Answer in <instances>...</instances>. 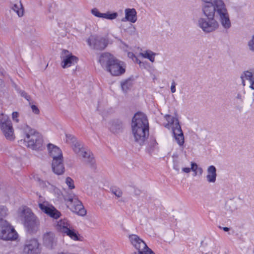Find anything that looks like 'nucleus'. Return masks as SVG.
Listing matches in <instances>:
<instances>
[{
  "label": "nucleus",
  "mask_w": 254,
  "mask_h": 254,
  "mask_svg": "<svg viewBox=\"0 0 254 254\" xmlns=\"http://www.w3.org/2000/svg\"><path fill=\"white\" fill-rule=\"evenodd\" d=\"M53 172L57 175H61L64 172V167L63 164V157L59 158L52 161V164Z\"/></svg>",
  "instance_id": "nucleus-18"
},
{
  "label": "nucleus",
  "mask_w": 254,
  "mask_h": 254,
  "mask_svg": "<svg viewBox=\"0 0 254 254\" xmlns=\"http://www.w3.org/2000/svg\"><path fill=\"white\" fill-rule=\"evenodd\" d=\"M65 136L66 138V141L68 142L70 141L71 144L75 143L77 140V138L72 134H66Z\"/></svg>",
  "instance_id": "nucleus-35"
},
{
  "label": "nucleus",
  "mask_w": 254,
  "mask_h": 254,
  "mask_svg": "<svg viewBox=\"0 0 254 254\" xmlns=\"http://www.w3.org/2000/svg\"><path fill=\"white\" fill-rule=\"evenodd\" d=\"M125 18L127 21L134 23L137 20V13L134 8H127L125 10Z\"/></svg>",
  "instance_id": "nucleus-23"
},
{
  "label": "nucleus",
  "mask_w": 254,
  "mask_h": 254,
  "mask_svg": "<svg viewBox=\"0 0 254 254\" xmlns=\"http://www.w3.org/2000/svg\"><path fill=\"white\" fill-rule=\"evenodd\" d=\"M182 171L186 173H189L190 172V168L185 167L182 169Z\"/></svg>",
  "instance_id": "nucleus-46"
},
{
  "label": "nucleus",
  "mask_w": 254,
  "mask_h": 254,
  "mask_svg": "<svg viewBox=\"0 0 254 254\" xmlns=\"http://www.w3.org/2000/svg\"><path fill=\"white\" fill-rule=\"evenodd\" d=\"M244 78L245 77V76H244V72L241 74V78L242 80V84L244 86L245 85V80H244Z\"/></svg>",
  "instance_id": "nucleus-49"
},
{
  "label": "nucleus",
  "mask_w": 254,
  "mask_h": 254,
  "mask_svg": "<svg viewBox=\"0 0 254 254\" xmlns=\"http://www.w3.org/2000/svg\"><path fill=\"white\" fill-rule=\"evenodd\" d=\"M56 229L63 233L65 234L74 240H79V234L73 229H71L70 224L66 219L61 220L57 225Z\"/></svg>",
  "instance_id": "nucleus-8"
},
{
  "label": "nucleus",
  "mask_w": 254,
  "mask_h": 254,
  "mask_svg": "<svg viewBox=\"0 0 254 254\" xmlns=\"http://www.w3.org/2000/svg\"><path fill=\"white\" fill-rule=\"evenodd\" d=\"M201 11L205 17L198 19L197 25L205 33L215 31L219 24L215 18H219L220 22L225 29H229L231 22L227 6L223 0H201Z\"/></svg>",
  "instance_id": "nucleus-1"
},
{
  "label": "nucleus",
  "mask_w": 254,
  "mask_h": 254,
  "mask_svg": "<svg viewBox=\"0 0 254 254\" xmlns=\"http://www.w3.org/2000/svg\"><path fill=\"white\" fill-rule=\"evenodd\" d=\"M134 58H135L136 62L139 65L140 67H141V64H144V63L141 62L140 61H139L135 56H134Z\"/></svg>",
  "instance_id": "nucleus-48"
},
{
  "label": "nucleus",
  "mask_w": 254,
  "mask_h": 254,
  "mask_svg": "<svg viewBox=\"0 0 254 254\" xmlns=\"http://www.w3.org/2000/svg\"><path fill=\"white\" fill-rule=\"evenodd\" d=\"M40 244L36 239H31L25 242L24 252L26 254H39L41 250Z\"/></svg>",
  "instance_id": "nucleus-14"
},
{
  "label": "nucleus",
  "mask_w": 254,
  "mask_h": 254,
  "mask_svg": "<svg viewBox=\"0 0 254 254\" xmlns=\"http://www.w3.org/2000/svg\"><path fill=\"white\" fill-rule=\"evenodd\" d=\"M155 54V53L151 51H147L145 53L142 54V55L144 58L148 59L150 62L153 63L154 62V56Z\"/></svg>",
  "instance_id": "nucleus-30"
},
{
  "label": "nucleus",
  "mask_w": 254,
  "mask_h": 254,
  "mask_svg": "<svg viewBox=\"0 0 254 254\" xmlns=\"http://www.w3.org/2000/svg\"><path fill=\"white\" fill-rule=\"evenodd\" d=\"M176 84L175 82L173 80L171 86V91L172 93H175L176 92Z\"/></svg>",
  "instance_id": "nucleus-42"
},
{
  "label": "nucleus",
  "mask_w": 254,
  "mask_h": 254,
  "mask_svg": "<svg viewBox=\"0 0 254 254\" xmlns=\"http://www.w3.org/2000/svg\"><path fill=\"white\" fill-rule=\"evenodd\" d=\"M254 102V99H253V102ZM252 105H253V104H252L251 105V106H252Z\"/></svg>",
  "instance_id": "nucleus-56"
},
{
  "label": "nucleus",
  "mask_w": 254,
  "mask_h": 254,
  "mask_svg": "<svg viewBox=\"0 0 254 254\" xmlns=\"http://www.w3.org/2000/svg\"><path fill=\"white\" fill-rule=\"evenodd\" d=\"M87 42L91 48L98 51L104 50L108 45L107 39L98 36H91L87 39Z\"/></svg>",
  "instance_id": "nucleus-10"
},
{
  "label": "nucleus",
  "mask_w": 254,
  "mask_h": 254,
  "mask_svg": "<svg viewBox=\"0 0 254 254\" xmlns=\"http://www.w3.org/2000/svg\"><path fill=\"white\" fill-rule=\"evenodd\" d=\"M149 127L147 118L145 114L137 112L133 117L131 122V129Z\"/></svg>",
  "instance_id": "nucleus-12"
},
{
  "label": "nucleus",
  "mask_w": 254,
  "mask_h": 254,
  "mask_svg": "<svg viewBox=\"0 0 254 254\" xmlns=\"http://www.w3.org/2000/svg\"><path fill=\"white\" fill-rule=\"evenodd\" d=\"M81 155L84 159V161L91 168H95V160L93 155L89 150L84 149L80 152Z\"/></svg>",
  "instance_id": "nucleus-21"
},
{
  "label": "nucleus",
  "mask_w": 254,
  "mask_h": 254,
  "mask_svg": "<svg viewBox=\"0 0 254 254\" xmlns=\"http://www.w3.org/2000/svg\"><path fill=\"white\" fill-rule=\"evenodd\" d=\"M58 254H72L71 253H63V252H61V253H58Z\"/></svg>",
  "instance_id": "nucleus-53"
},
{
  "label": "nucleus",
  "mask_w": 254,
  "mask_h": 254,
  "mask_svg": "<svg viewBox=\"0 0 254 254\" xmlns=\"http://www.w3.org/2000/svg\"><path fill=\"white\" fill-rule=\"evenodd\" d=\"M0 127L7 139H14V130L11 120L7 116H2L0 118Z\"/></svg>",
  "instance_id": "nucleus-9"
},
{
  "label": "nucleus",
  "mask_w": 254,
  "mask_h": 254,
  "mask_svg": "<svg viewBox=\"0 0 254 254\" xmlns=\"http://www.w3.org/2000/svg\"><path fill=\"white\" fill-rule=\"evenodd\" d=\"M158 143L155 139V138L153 137H150L149 139V141L148 143V146L147 147V149L148 152L151 153L154 150L158 149Z\"/></svg>",
  "instance_id": "nucleus-24"
},
{
  "label": "nucleus",
  "mask_w": 254,
  "mask_h": 254,
  "mask_svg": "<svg viewBox=\"0 0 254 254\" xmlns=\"http://www.w3.org/2000/svg\"><path fill=\"white\" fill-rule=\"evenodd\" d=\"M71 144L73 146V150L76 153H80L84 149L83 148L82 144L80 142L78 141L77 140L75 142V143H73Z\"/></svg>",
  "instance_id": "nucleus-29"
},
{
  "label": "nucleus",
  "mask_w": 254,
  "mask_h": 254,
  "mask_svg": "<svg viewBox=\"0 0 254 254\" xmlns=\"http://www.w3.org/2000/svg\"><path fill=\"white\" fill-rule=\"evenodd\" d=\"M133 189H134V193L135 195L138 196L141 194V191L139 189H138L136 188H135V187H133Z\"/></svg>",
  "instance_id": "nucleus-44"
},
{
  "label": "nucleus",
  "mask_w": 254,
  "mask_h": 254,
  "mask_svg": "<svg viewBox=\"0 0 254 254\" xmlns=\"http://www.w3.org/2000/svg\"><path fill=\"white\" fill-rule=\"evenodd\" d=\"M99 62L102 67L113 76H120L126 71L124 62L117 59L109 53H102L100 57Z\"/></svg>",
  "instance_id": "nucleus-2"
},
{
  "label": "nucleus",
  "mask_w": 254,
  "mask_h": 254,
  "mask_svg": "<svg viewBox=\"0 0 254 254\" xmlns=\"http://www.w3.org/2000/svg\"><path fill=\"white\" fill-rule=\"evenodd\" d=\"M7 214V209L4 206H0V239L9 241L15 240L18 235L14 229L5 220L3 219Z\"/></svg>",
  "instance_id": "nucleus-3"
},
{
  "label": "nucleus",
  "mask_w": 254,
  "mask_h": 254,
  "mask_svg": "<svg viewBox=\"0 0 254 254\" xmlns=\"http://www.w3.org/2000/svg\"><path fill=\"white\" fill-rule=\"evenodd\" d=\"M102 18L109 20H113L116 19L117 17L118 14L116 12L110 13L109 11H108L106 13H102Z\"/></svg>",
  "instance_id": "nucleus-28"
},
{
  "label": "nucleus",
  "mask_w": 254,
  "mask_h": 254,
  "mask_svg": "<svg viewBox=\"0 0 254 254\" xmlns=\"http://www.w3.org/2000/svg\"><path fill=\"white\" fill-rule=\"evenodd\" d=\"M129 239L132 245L137 250V252H134L133 254H155L137 235H130L129 236Z\"/></svg>",
  "instance_id": "nucleus-7"
},
{
  "label": "nucleus",
  "mask_w": 254,
  "mask_h": 254,
  "mask_svg": "<svg viewBox=\"0 0 254 254\" xmlns=\"http://www.w3.org/2000/svg\"><path fill=\"white\" fill-rule=\"evenodd\" d=\"M19 216L29 233H35L37 232L39 222L29 208L27 206L23 207L19 213Z\"/></svg>",
  "instance_id": "nucleus-4"
},
{
  "label": "nucleus",
  "mask_w": 254,
  "mask_h": 254,
  "mask_svg": "<svg viewBox=\"0 0 254 254\" xmlns=\"http://www.w3.org/2000/svg\"><path fill=\"white\" fill-rule=\"evenodd\" d=\"M19 93L22 97L29 102V105H31V97L24 91L20 90Z\"/></svg>",
  "instance_id": "nucleus-36"
},
{
  "label": "nucleus",
  "mask_w": 254,
  "mask_h": 254,
  "mask_svg": "<svg viewBox=\"0 0 254 254\" xmlns=\"http://www.w3.org/2000/svg\"><path fill=\"white\" fill-rule=\"evenodd\" d=\"M43 244L49 249H53L56 244L55 235L52 232H48L43 235Z\"/></svg>",
  "instance_id": "nucleus-19"
},
{
  "label": "nucleus",
  "mask_w": 254,
  "mask_h": 254,
  "mask_svg": "<svg viewBox=\"0 0 254 254\" xmlns=\"http://www.w3.org/2000/svg\"><path fill=\"white\" fill-rule=\"evenodd\" d=\"M236 98L237 99H239L240 100L241 102H243V98H242V95L241 93H239L237 94Z\"/></svg>",
  "instance_id": "nucleus-45"
},
{
  "label": "nucleus",
  "mask_w": 254,
  "mask_h": 254,
  "mask_svg": "<svg viewBox=\"0 0 254 254\" xmlns=\"http://www.w3.org/2000/svg\"><path fill=\"white\" fill-rule=\"evenodd\" d=\"M19 114L17 112H14L12 114V118L14 121H15L16 123L19 122V120L18 119Z\"/></svg>",
  "instance_id": "nucleus-40"
},
{
  "label": "nucleus",
  "mask_w": 254,
  "mask_h": 254,
  "mask_svg": "<svg viewBox=\"0 0 254 254\" xmlns=\"http://www.w3.org/2000/svg\"><path fill=\"white\" fill-rule=\"evenodd\" d=\"M23 128L26 134L24 141L27 142L28 147L34 150L41 149L43 142L41 135L27 125Z\"/></svg>",
  "instance_id": "nucleus-5"
},
{
  "label": "nucleus",
  "mask_w": 254,
  "mask_h": 254,
  "mask_svg": "<svg viewBox=\"0 0 254 254\" xmlns=\"http://www.w3.org/2000/svg\"><path fill=\"white\" fill-rule=\"evenodd\" d=\"M243 72L246 80H249L250 82L254 81V68H250Z\"/></svg>",
  "instance_id": "nucleus-27"
},
{
  "label": "nucleus",
  "mask_w": 254,
  "mask_h": 254,
  "mask_svg": "<svg viewBox=\"0 0 254 254\" xmlns=\"http://www.w3.org/2000/svg\"><path fill=\"white\" fill-rule=\"evenodd\" d=\"M38 206L43 212L53 219H57L61 215V212L47 201L39 202Z\"/></svg>",
  "instance_id": "nucleus-11"
},
{
  "label": "nucleus",
  "mask_w": 254,
  "mask_h": 254,
  "mask_svg": "<svg viewBox=\"0 0 254 254\" xmlns=\"http://www.w3.org/2000/svg\"><path fill=\"white\" fill-rule=\"evenodd\" d=\"M12 9L17 14L18 16L21 17L23 16L24 9L20 1H19L17 3L14 4L12 6Z\"/></svg>",
  "instance_id": "nucleus-25"
},
{
  "label": "nucleus",
  "mask_w": 254,
  "mask_h": 254,
  "mask_svg": "<svg viewBox=\"0 0 254 254\" xmlns=\"http://www.w3.org/2000/svg\"><path fill=\"white\" fill-rule=\"evenodd\" d=\"M64 199L65 201L69 203L67 204V207L73 212L81 216H84L86 214V210L85 209L81 201L78 199L77 195L70 193L65 196Z\"/></svg>",
  "instance_id": "nucleus-6"
},
{
  "label": "nucleus",
  "mask_w": 254,
  "mask_h": 254,
  "mask_svg": "<svg viewBox=\"0 0 254 254\" xmlns=\"http://www.w3.org/2000/svg\"><path fill=\"white\" fill-rule=\"evenodd\" d=\"M216 168L213 165L209 166L207 169V181L209 183H215L216 180L217 173Z\"/></svg>",
  "instance_id": "nucleus-22"
},
{
  "label": "nucleus",
  "mask_w": 254,
  "mask_h": 254,
  "mask_svg": "<svg viewBox=\"0 0 254 254\" xmlns=\"http://www.w3.org/2000/svg\"><path fill=\"white\" fill-rule=\"evenodd\" d=\"M50 156L53 158V161L59 158H63V153L60 148L57 146L49 143L47 145Z\"/></svg>",
  "instance_id": "nucleus-20"
},
{
  "label": "nucleus",
  "mask_w": 254,
  "mask_h": 254,
  "mask_svg": "<svg viewBox=\"0 0 254 254\" xmlns=\"http://www.w3.org/2000/svg\"><path fill=\"white\" fill-rule=\"evenodd\" d=\"M219 227L220 229H223L225 232H228L230 230V228L227 227H222L219 226Z\"/></svg>",
  "instance_id": "nucleus-50"
},
{
  "label": "nucleus",
  "mask_w": 254,
  "mask_h": 254,
  "mask_svg": "<svg viewBox=\"0 0 254 254\" xmlns=\"http://www.w3.org/2000/svg\"><path fill=\"white\" fill-rule=\"evenodd\" d=\"M197 174L199 175H201L203 173V169L201 167H198L197 169Z\"/></svg>",
  "instance_id": "nucleus-47"
},
{
  "label": "nucleus",
  "mask_w": 254,
  "mask_h": 254,
  "mask_svg": "<svg viewBox=\"0 0 254 254\" xmlns=\"http://www.w3.org/2000/svg\"><path fill=\"white\" fill-rule=\"evenodd\" d=\"M141 67H144V64H141Z\"/></svg>",
  "instance_id": "nucleus-55"
},
{
  "label": "nucleus",
  "mask_w": 254,
  "mask_h": 254,
  "mask_svg": "<svg viewBox=\"0 0 254 254\" xmlns=\"http://www.w3.org/2000/svg\"><path fill=\"white\" fill-rule=\"evenodd\" d=\"M194 172V174H193L194 176H195L198 174L197 171H196V172Z\"/></svg>",
  "instance_id": "nucleus-54"
},
{
  "label": "nucleus",
  "mask_w": 254,
  "mask_h": 254,
  "mask_svg": "<svg viewBox=\"0 0 254 254\" xmlns=\"http://www.w3.org/2000/svg\"><path fill=\"white\" fill-rule=\"evenodd\" d=\"M132 83L131 79L128 78L121 82L122 89L124 92H127V91L132 87Z\"/></svg>",
  "instance_id": "nucleus-26"
},
{
  "label": "nucleus",
  "mask_w": 254,
  "mask_h": 254,
  "mask_svg": "<svg viewBox=\"0 0 254 254\" xmlns=\"http://www.w3.org/2000/svg\"><path fill=\"white\" fill-rule=\"evenodd\" d=\"M132 29H133V31H135V28H134V27H133V28H132Z\"/></svg>",
  "instance_id": "nucleus-57"
},
{
  "label": "nucleus",
  "mask_w": 254,
  "mask_h": 254,
  "mask_svg": "<svg viewBox=\"0 0 254 254\" xmlns=\"http://www.w3.org/2000/svg\"><path fill=\"white\" fill-rule=\"evenodd\" d=\"M175 139L176 140L178 144L180 146H182L184 143V134H178L177 135L174 136Z\"/></svg>",
  "instance_id": "nucleus-33"
},
{
  "label": "nucleus",
  "mask_w": 254,
  "mask_h": 254,
  "mask_svg": "<svg viewBox=\"0 0 254 254\" xmlns=\"http://www.w3.org/2000/svg\"><path fill=\"white\" fill-rule=\"evenodd\" d=\"M198 167V165L196 163L192 162H191V167L190 168V171L191 170L193 172H196Z\"/></svg>",
  "instance_id": "nucleus-41"
},
{
  "label": "nucleus",
  "mask_w": 254,
  "mask_h": 254,
  "mask_svg": "<svg viewBox=\"0 0 254 254\" xmlns=\"http://www.w3.org/2000/svg\"><path fill=\"white\" fill-rule=\"evenodd\" d=\"M31 108L32 110V112L36 114V115H38L40 113V111L38 109V108L35 105H31Z\"/></svg>",
  "instance_id": "nucleus-39"
},
{
  "label": "nucleus",
  "mask_w": 254,
  "mask_h": 254,
  "mask_svg": "<svg viewBox=\"0 0 254 254\" xmlns=\"http://www.w3.org/2000/svg\"><path fill=\"white\" fill-rule=\"evenodd\" d=\"M110 190L117 197H120L122 196L123 192L122 190L118 187H112L110 188Z\"/></svg>",
  "instance_id": "nucleus-32"
},
{
  "label": "nucleus",
  "mask_w": 254,
  "mask_h": 254,
  "mask_svg": "<svg viewBox=\"0 0 254 254\" xmlns=\"http://www.w3.org/2000/svg\"><path fill=\"white\" fill-rule=\"evenodd\" d=\"M65 54H68L65 55L63 57V61L61 65L63 68H65L70 66L72 64H74L77 63L78 59L75 56L72 55L71 54H69V51L67 50L64 51Z\"/></svg>",
  "instance_id": "nucleus-15"
},
{
  "label": "nucleus",
  "mask_w": 254,
  "mask_h": 254,
  "mask_svg": "<svg viewBox=\"0 0 254 254\" xmlns=\"http://www.w3.org/2000/svg\"><path fill=\"white\" fill-rule=\"evenodd\" d=\"M250 87L253 89V90H254V81H253V82H250Z\"/></svg>",
  "instance_id": "nucleus-51"
},
{
  "label": "nucleus",
  "mask_w": 254,
  "mask_h": 254,
  "mask_svg": "<svg viewBox=\"0 0 254 254\" xmlns=\"http://www.w3.org/2000/svg\"><path fill=\"white\" fill-rule=\"evenodd\" d=\"M166 118L169 123L173 125V133L174 136L184 134L177 118L173 117L170 115H166Z\"/></svg>",
  "instance_id": "nucleus-17"
},
{
  "label": "nucleus",
  "mask_w": 254,
  "mask_h": 254,
  "mask_svg": "<svg viewBox=\"0 0 254 254\" xmlns=\"http://www.w3.org/2000/svg\"><path fill=\"white\" fill-rule=\"evenodd\" d=\"M39 185L42 188H47L50 185V183L47 181H44L40 179H38Z\"/></svg>",
  "instance_id": "nucleus-38"
},
{
  "label": "nucleus",
  "mask_w": 254,
  "mask_h": 254,
  "mask_svg": "<svg viewBox=\"0 0 254 254\" xmlns=\"http://www.w3.org/2000/svg\"><path fill=\"white\" fill-rule=\"evenodd\" d=\"M134 141L142 146L149 136V127L132 129Z\"/></svg>",
  "instance_id": "nucleus-13"
},
{
  "label": "nucleus",
  "mask_w": 254,
  "mask_h": 254,
  "mask_svg": "<svg viewBox=\"0 0 254 254\" xmlns=\"http://www.w3.org/2000/svg\"><path fill=\"white\" fill-rule=\"evenodd\" d=\"M124 128L123 122L119 119H114L109 123V129L114 134L122 132Z\"/></svg>",
  "instance_id": "nucleus-16"
},
{
  "label": "nucleus",
  "mask_w": 254,
  "mask_h": 254,
  "mask_svg": "<svg viewBox=\"0 0 254 254\" xmlns=\"http://www.w3.org/2000/svg\"><path fill=\"white\" fill-rule=\"evenodd\" d=\"M173 168L177 171H178V172L179 171L180 167H179L178 162L177 161H174Z\"/></svg>",
  "instance_id": "nucleus-43"
},
{
  "label": "nucleus",
  "mask_w": 254,
  "mask_h": 254,
  "mask_svg": "<svg viewBox=\"0 0 254 254\" xmlns=\"http://www.w3.org/2000/svg\"><path fill=\"white\" fill-rule=\"evenodd\" d=\"M247 47L249 51L254 54V34L252 36L251 39L248 41Z\"/></svg>",
  "instance_id": "nucleus-31"
},
{
  "label": "nucleus",
  "mask_w": 254,
  "mask_h": 254,
  "mask_svg": "<svg viewBox=\"0 0 254 254\" xmlns=\"http://www.w3.org/2000/svg\"><path fill=\"white\" fill-rule=\"evenodd\" d=\"M65 183L69 189L72 190L75 188L74 181L70 177H68L66 178Z\"/></svg>",
  "instance_id": "nucleus-34"
},
{
  "label": "nucleus",
  "mask_w": 254,
  "mask_h": 254,
  "mask_svg": "<svg viewBox=\"0 0 254 254\" xmlns=\"http://www.w3.org/2000/svg\"><path fill=\"white\" fill-rule=\"evenodd\" d=\"M128 56L130 57H134L135 55L132 53H128Z\"/></svg>",
  "instance_id": "nucleus-52"
},
{
  "label": "nucleus",
  "mask_w": 254,
  "mask_h": 254,
  "mask_svg": "<svg viewBox=\"0 0 254 254\" xmlns=\"http://www.w3.org/2000/svg\"><path fill=\"white\" fill-rule=\"evenodd\" d=\"M92 13L97 17L102 18V13H101L97 8H95L92 9Z\"/></svg>",
  "instance_id": "nucleus-37"
}]
</instances>
